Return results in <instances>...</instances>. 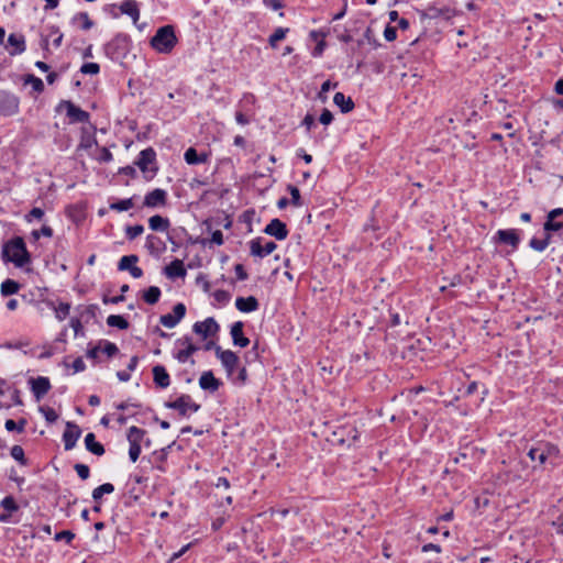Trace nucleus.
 <instances>
[{"instance_id": "obj_1", "label": "nucleus", "mask_w": 563, "mask_h": 563, "mask_svg": "<svg viewBox=\"0 0 563 563\" xmlns=\"http://www.w3.org/2000/svg\"><path fill=\"white\" fill-rule=\"evenodd\" d=\"M527 455L532 462H537L539 466H544L549 463L555 467L561 452L559 446L552 442L538 441L529 448Z\"/></svg>"}, {"instance_id": "obj_2", "label": "nucleus", "mask_w": 563, "mask_h": 563, "mask_svg": "<svg viewBox=\"0 0 563 563\" xmlns=\"http://www.w3.org/2000/svg\"><path fill=\"white\" fill-rule=\"evenodd\" d=\"M2 257L4 261L12 262L16 267H23L31 262L24 240L20 236L13 238L3 245Z\"/></svg>"}, {"instance_id": "obj_3", "label": "nucleus", "mask_w": 563, "mask_h": 563, "mask_svg": "<svg viewBox=\"0 0 563 563\" xmlns=\"http://www.w3.org/2000/svg\"><path fill=\"white\" fill-rule=\"evenodd\" d=\"M177 36L173 25L161 26L151 38V46L158 53L169 54L177 44Z\"/></svg>"}, {"instance_id": "obj_4", "label": "nucleus", "mask_w": 563, "mask_h": 563, "mask_svg": "<svg viewBox=\"0 0 563 563\" xmlns=\"http://www.w3.org/2000/svg\"><path fill=\"white\" fill-rule=\"evenodd\" d=\"M130 36L125 33H118L104 45L106 55L112 60H120L125 57L130 47Z\"/></svg>"}, {"instance_id": "obj_5", "label": "nucleus", "mask_w": 563, "mask_h": 563, "mask_svg": "<svg viewBox=\"0 0 563 563\" xmlns=\"http://www.w3.org/2000/svg\"><path fill=\"white\" fill-rule=\"evenodd\" d=\"M134 164L141 169L142 173H151V177L155 176L158 170L155 150L153 147L142 150L139 153Z\"/></svg>"}, {"instance_id": "obj_6", "label": "nucleus", "mask_w": 563, "mask_h": 563, "mask_svg": "<svg viewBox=\"0 0 563 563\" xmlns=\"http://www.w3.org/2000/svg\"><path fill=\"white\" fill-rule=\"evenodd\" d=\"M165 407L177 410L180 416L186 417L188 411L197 412L201 406L195 402L190 395L183 394L176 400L165 402Z\"/></svg>"}, {"instance_id": "obj_7", "label": "nucleus", "mask_w": 563, "mask_h": 563, "mask_svg": "<svg viewBox=\"0 0 563 563\" xmlns=\"http://www.w3.org/2000/svg\"><path fill=\"white\" fill-rule=\"evenodd\" d=\"M19 98L7 90H0V115L12 117L19 112Z\"/></svg>"}, {"instance_id": "obj_8", "label": "nucleus", "mask_w": 563, "mask_h": 563, "mask_svg": "<svg viewBox=\"0 0 563 563\" xmlns=\"http://www.w3.org/2000/svg\"><path fill=\"white\" fill-rule=\"evenodd\" d=\"M220 327L218 322L212 317H209L203 321H198L192 325V331L202 339L216 335Z\"/></svg>"}, {"instance_id": "obj_9", "label": "nucleus", "mask_w": 563, "mask_h": 563, "mask_svg": "<svg viewBox=\"0 0 563 563\" xmlns=\"http://www.w3.org/2000/svg\"><path fill=\"white\" fill-rule=\"evenodd\" d=\"M249 244L251 255L260 258L266 257L277 249V244L273 241H268L265 245H262V238H255L251 240Z\"/></svg>"}, {"instance_id": "obj_10", "label": "nucleus", "mask_w": 563, "mask_h": 563, "mask_svg": "<svg viewBox=\"0 0 563 563\" xmlns=\"http://www.w3.org/2000/svg\"><path fill=\"white\" fill-rule=\"evenodd\" d=\"M186 314V306L183 302H178L173 308V313H166L161 316L159 322L168 328H175Z\"/></svg>"}, {"instance_id": "obj_11", "label": "nucleus", "mask_w": 563, "mask_h": 563, "mask_svg": "<svg viewBox=\"0 0 563 563\" xmlns=\"http://www.w3.org/2000/svg\"><path fill=\"white\" fill-rule=\"evenodd\" d=\"M59 106L66 109V114L69 118L70 122L86 123L89 121V113L74 104L71 101L64 100L60 102Z\"/></svg>"}, {"instance_id": "obj_12", "label": "nucleus", "mask_w": 563, "mask_h": 563, "mask_svg": "<svg viewBox=\"0 0 563 563\" xmlns=\"http://www.w3.org/2000/svg\"><path fill=\"white\" fill-rule=\"evenodd\" d=\"M216 355L221 361L228 375H232L239 364V356L231 350H222L221 346H217Z\"/></svg>"}, {"instance_id": "obj_13", "label": "nucleus", "mask_w": 563, "mask_h": 563, "mask_svg": "<svg viewBox=\"0 0 563 563\" xmlns=\"http://www.w3.org/2000/svg\"><path fill=\"white\" fill-rule=\"evenodd\" d=\"M81 435V429L75 422H67L66 429L63 433V441L66 451L73 450L76 446L78 439Z\"/></svg>"}, {"instance_id": "obj_14", "label": "nucleus", "mask_w": 563, "mask_h": 563, "mask_svg": "<svg viewBox=\"0 0 563 563\" xmlns=\"http://www.w3.org/2000/svg\"><path fill=\"white\" fill-rule=\"evenodd\" d=\"M167 202V192L164 189L156 188L147 192L144 197L143 205L147 208L164 207Z\"/></svg>"}, {"instance_id": "obj_15", "label": "nucleus", "mask_w": 563, "mask_h": 563, "mask_svg": "<svg viewBox=\"0 0 563 563\" xmlns=\"http://www.w3.org/2000/svg\"><path fill=\"white\" fill-rule=\"evenodd\" d=\"M264 232L279 241L285 240L289 233L286 224L277 218L269 221V223L265 227Z\"/></svg>"}, {"instance_id": "obj_16", "label": "nucleus", "mask_w": 563, "mask_h": 563, "mask_svg": "<svg viewBox=\"0 0 563 563\" xmlns=\"http://www.w3.org/2000/svg\"><path fill=\"white\" fill-rule=\"evenodd\" d=\"M494 240L498 243L510 245L514 250H517L520 243V236L516 229L498 230Z\"/></svg>"}, {"instance_id": "obj_17", "label": "nucleus", "mask_w": 563, "mask_h": 563, "mask_svg": "<svg viewBox=\"0 0 563 563\" xmlns=\"http://www.w3.org/2000/svg\"><path fill=\"white\" fill-rule=\"evenodd\" d=\"M31 390L35 398L40 400L43 396H45L51 389V382L47 377L38 376L37 378H32Z\"/></svg>"}, {"instance_id": "obj_18", "label": "nucleus", "mask_w": 563, "mask_h": 563, "mask_svg": "<svg viewBox=\"0 0 563 563\" xmlns=\"http://www.w3.org/2000/svg\"><path fill=\"white\" fill-rule=\"evenodd\" d=\"M243 327L242 321H236L231 325L230 334L235 346L246 347L250 344V340L243 334Z\"/></svg>"}, {"instance_id": "obj_19", "label": "nucleus", "mask_w": 563, "mask_h": 563, "mask_svg": "<svg viewBox=\"0 0 563 563\" xmlns=\"http://www.w3.org/2000/svg\"><path fill=\"white\" fill-rule=\"evenodd\" d=\"M221 384L222 383L214 377L211 371L203 372L199 378L200 388L210 393L217 391Z\"/></svg>"}, {"instance_id": "obj_20", "label": "nucleus", "mask_w": 563, "mask_h": 563, "mask_svg": "<svg viewBox=\"0 0 563 563\" xmlns=\"http://www.w3.org/2000/svg\"><path fill=\"white\" fill-rule=\"evenodd\" d=\"M235 307L239 311L249 313L256 311L260 307L258 300L254 296L238 297L235 299Z\"/></svg>"}, {"instance_id": "obj_21", "label": "nucleus", "mask_w": 563, "mask_h": 563, "mask_svg": "<svg viewBox=\"0 0 563 563\" xmlns=\"http://www.w3.org/2000/svg\"><path fill=\"white\" fill-rule=\"evenodd\" d=\"M153 379L157 387L164 389L170 385V377L163 365H155L152 369Z\"/></svg>"}, {"instance_id": "obj_22", "label": "nucleus", "mask_w": 563, "mask_h": 563, "mask_svg": "<svg viewBox=\"0 0 563 563\" xmlns=\"http://www.w3.org/2000/svg\"><path fill=\"white\" fill-rule=\"evenodd\" d=\"M164 273L168 278L185 277L186 268L183 261L176 258L164 268Z\"/></svg>"}, {"instance_id": "obj_23", "label": "nucleus", "mask_w": 563, "mask_h": 563, "mask_svg": "<svg viewBox=\"0 0 563 563\" xmlns=\"http://www.w3.org/2000/svg\"><path fill=\"white\" fill-rule=\"evenodd\" d=\"M120 11L122 14L129 15L134 23L140 19V9L135 0H124L120 4Z\"/></svg>"}, {"instance_id": "obj_24", "label": "nucleus", "mask_w": 563, "mask_h": 563, "mask_svg": "<svg viewBox=\"0 0 563 563\" xmlns=\"http://www.w3.org/2000/svg\"><path fill=\"white\" fill-rule=\"evenodd\" d=\"M185 342H188V345L174 355L179 363H186L189 357L199 350V347L191 342L190 336L186 335Z\"/></svg>"}, {"instance_id": "obj_25", "label": "nucleus", "mask_w": 563, "mask_h": 563, "mask_svg": "<svg viewBox=\"0 0 563 563\" xmlns=\"http://www.w3.org/2000/svg\"><path fill=\"white\" fill-rule=\"evenodd\" d=\"M185 162L188 165L202 164L208 161V154L202 152L198 153L196 148L189 147L184 154Z\"/></svg>"}, {"instance_id": "obj_26", "label": "nucleus", "mask_w": 563, "mask_h": 563, "mask_svg": "<svg viewBox=\"0 0 563 563\" xmlns=\"http://www.w3.org/2000/svg\"><path fill=\"white\" fill-rule=\"evenodd\" d=\"M333 102L341 109L342 113H349L354 109V102L351 97H346L343 92H336Z\"/></svg>"}, {"instance_id": "obj_27", "label": "nucleus", "mask_w": 563, "mask_h": 563, "mask_svg": "<svg viewBox=\"0 0 563 563\" xmlns=\"http://www.w3.org/2000/svg\"><path fill=\"white\" fill-rule=\"evenodd\" d=\"M85 445L90 453L97 456H101L106 452L104 446L100 442L96 441V437L91 432L85 437Z\"/></svg>"}, {"instance_id": "obj_28", "label": "nucleus", "mask_w": 563, "mask_h": 563, "mask_svg": "<svg viewBox=\"0 0 563 563\" xmlns=\"http://www.w3.org/2000/svg\"><path fill=\"white\" fill-rule=\"evenodd\" d=\"M8 43H9V45L14 47V49L10 52V55L22 54L26 49L25 38L22 34H20V35L14 34V33L10 34L8 37Z\"/></svg>"}, {"instance_id": "obj_29", "label": "nucleus", "mask_w": 563, "mask_h": 563, "mask_svg": "<svg viewBox=\"0 0 563 563\" xmlns=\"http://www.w3.org/2000/svg\"><path fill=\"white\" fill-rule=\"evenodd\" d=\"M148 227L153 231L164 232L169 229L170 222H169L168 218H164L159 214H155L148 219Z\"/></svg>"}, {"instance_id": "obj_30", "label": "nucleus", "mask_w": 563, "mask_h": 563, "mask_svg": "<svg viewBox=\"0 0 563 563\" xmlns=\"http://www.w3.org/2000/svg\"><path fill=\"white\" fill-rule=\"evenodd\" d=\"M145 247L151 254H158L165 250V244L161 238L148 234L146 236Z\"/></svg>"}, {"instance_id": "obj_31", "label": "nucleus", "mask_w": 563, "mask_h": 563, "mask_svg": "<svg viewBox=\"0 0 563 563\" xmlns=\"http://www.w3.org/2000/svg\"><path fill=\"white\" fill-rule=\"evenodd\" d=\"M145 433H146V431L139 427H135V426L130 427V429L128 431V435H126L129 444H140L141 445V442L143 441Z\"/></svg>"}, {"instance_id": "obj_32", "label": "nucleus", "mask_w": 563, "mask_h": 563, "mask_svg": "<svg viewBox=\"0 0 563 563\" xmlns=\"http://www.w3.org/2000/svg\"><path fill=\"white\" fill-rule=\"evenodd\" d=\"M20 288L21 285L18 282L8 278L4 282H2L0 291L3 297H8L16 294L20 290Z\"/></svg>"}, {"instance_id": "obj_33", "label": "nucleus", "mask_w": 563, "mask_h": 563, "mask_svg": "<svg viewBox=\"0 0 563 563\" xmlns=\"http://www.w3.org/2000/svg\"><path fill=\"white\" fill-rule=\"evenodd\" d=\"M161 289L157 286H151L143 292V300L148 305H155L161 298Z\"/></svg>"}, {"instance_id": "obj_34", "label": "nucleus", "mask_w": 563, "mask_h": 563, "mask_svg": "<svg viewBox=\"0 0 563 563\" xmlns=\"http://www.w3.org/2000/svg\"><path fill=\"white\" fill-rule=\"evenodd\" d=\"M77 22H80V27L85 31L90 30L95 24L87 12H78L71 18V23Z\"/></svg>"}, {"instance_id": "obj_35", "label": "nucleus", "mask_w": 563, "mask_h": 563, "mask_svg": "<svg viewBox=\"0 0 563 563\" xmlns=\"http://www.w3.org/2000/svg\"><path fill=\"white\" fill-rule=\"evenodd\" d=\"M47 303L55 310V317L59 321H63L69 314L70 305L68 302H60L57 307L54 306L53 301H48Z\"/></svg>"}, {"instance_id": "obj_36", "label": "nucleus", "mask_w": 563, "mask_h": 563, "mask_svg": "<svg viewBox=\"0 0 563 563\" xmlns=\"http://www.w3.org/2000/svg\"><path fill=\"white\" fill-rule=\"evenodd\" d=\"M107 324L112 328H118L120 330H126L129 328V322L120 314H110L107 318Z\"/></svg>"}, {"instance_id": "obj_37", "label": "nucleus", "mask_w": 563, "mask_h": 563, "mask_svg": "<svg viewBox=\"0 0 563 563\" xmlns=\"http://www.w3.org/2000/svg\"><path fill=\"white\" fill-rule=\"evenodd\" d=\"M551 235L545 233L543 239L532 238L529 242V246L538 252H543L550 244Z\"/></svg>"}, {"instance_id": "obj_38", "label": "nucleus", "mask_w": 563, "mask_h": 563, "mask_svg": "<svg viewBox=\"0 0 563 563\" xmlns=\"http://www.w3.org/2000/svg\"><path fill=\"white\" fill-rule=\"evenodd\" d=\"M114 492V486L111 483H104L92 490V498L95 501H99L103 495L111 494Z\"/></svg>"}, {"instance_id": "obj_39", "label": "nucleus", "mask_w": 563, "mask_h": 563, "mask_svg": "<svg viewBox=\"0 0 563 563\" xmlns=\"http://www.w3.org/2000/svg\"><path fill=\"white\" fill-rule=\"evenodd\" d=\"M139 262V256L135 254L124 255L118 263L119 271H129L133 265Z\"/></svg>"}, {"instance_id": "obj_40", "label": "nucleus", "mask_w": 563, "mask_h": 563, "mask_svg": "<svg viewBox=\"0 0 563 563\" xmlns=\"http://www.w3.org/2000/svg\"><path fill=\"white\" fill-rule=\"evenodd\" d=\"M109 207L111 210H114L118 212L128 211L134 207L133 198H126V199L118 200L115 202H111Z\"/></svg>"}, {"instance_id": "obj_41", "label": "nucleus", "mask_w": 563, "mask_h": 563, "mask_svg": "<svg viewBox=\"0 0 563 563\" xmlns=\"http://www.w3.org/2000/svg\"><path fill=\"white\" fill-rule=\"evenodd\" d=\"M46 31H47V34H46L47 37H49V36L55 37L53 41V45L56 48L59 47L62 45L63 37H64L63 33H60V31H59V27L55 24H52L46 27Z\"/></svg>"}, {"instance_id": "obj_42", "label": "nucleus", "mask_w": 563, "mask_h": 563, "mask_svg": "<svg viewBox=\"0 0 563 563\" xmlns=\"http://www.w3.org/2000/svg\"><path fill=\"white\" fill-rule=\"evenodd\" d=\"M26 423V419L24 418H21L19 421L8 419L4 423V427L9 432L18 431L21 433L24 431Z\"/></svg>"}, {"instance_id": "obj_43", "label": "nucleus", "mask_w": 563, "mask_h": 563, "mask_svg": "<svg viewBox=\"0 0 563 563\" xmlns=\"http://www.w3.org/2000/svg\"><path fill=\"white\" fill-rule=\"evenodd\" d=\"M99 343L101 346V352L104 353L108 357H113L119 353L117 344L107 340H100Z\"/></svg>"}, {"instance_id": "obj_44", "label": "nucleus", "mask_w": 563, "mask_h": 563, "mask_svg": "<svg viewBox=\"0 0 563 563\" xmlns=\"http://www.w3.org/2000/svg\"><path fill=\"white\" fill-rule=\"evenodd\" d=\"M24 84H30L35 92L41 93L44 91V84L42 79L34 75H26L24 78Z\"/></svg>"}, {"instance_id": "obj_45", "label": "nucleus", "mask_w": 563, "mask_h": 563, "mask_svg": "<svg viewBox=\"0 0 563 563\" xmlns=\"http://www.w3.org/2000/svg\"><path fill=\"white\" fill-rule=\"evenodd\" d=\"M288 32V29L277 27L268 37L269 45L275 48L279 41H283Z\"/></svg>"}, {"instance_id": "obj_46", "label": "nucleus", "mask_w": 563, "mask_h": 563, "mask_svg": "<svg viewBox=\"0 0 563 563\" xmlns=\"http://www.w3.org/2000/svg\"><path fill=\"white\" fill-rule=\"evenodd\" d=\"M10 454L21 465L27 464V460L25 457L24 450L21 445H18V444L13 445L10 450Z\"/></svg>"}, {"instance_id": "obj_47", "label": "nucleus", "mask_w": 563, "mask_h": 563, "mask_svg": "<svg viewBox=\"0 0 563 563\" xmlns=\"http://www.w3.org/2000/svg\"><path fill=\"white\" fill-rule=\"evenodd\" d=\"M124 231L126 239L132 241L144 232V227L142 224L126 225Z\"/></svg>"}, {"instance_id": "obj_48", "label": "nucleus", "mask_w": 563, "mask_h": 563, "mask_svg": "<svg viewBox=\"0 0 563 563\" xmlns=\"http://www.w3.org/2000/svg\"><path fill=\"white\" fill-rule=\"evenodd\" d=\"M287 190L289 191V194L291 196L290 203L294 207H301L303 205V202H302L299 189L294 185H288Z\"/></svg>"}, {"instance_id": "obj_49", "label": "nucleus", "mask_w": 563, "mask_h": 563, "mask_svg": "<svg viewBox=\"0 0 563 563\" xmlns=\"http://www.w3.org/2000/svg\"><path fill=\"white\" fill-rule=\"evenodd\" d=\"M1 507L11 512H14L19 509V506L16 505L14 498L12 496H7L1 500Z\"/></svg>"}, {"instance_id": "obj_50", "label": "nucleus", "mask_w": 563, "mask_h": 563, "mask_svg": "<svg viewBox=\"0 0 563 563\" xmlns=\"http://www.w3.org/2000/svg\"><path fill=\"white\" fill-rule=\"evenodd\" d=\"M40 411L44 415L46 421L49 423H53L58 419L57 412L51 407H41Z\"/></svg>"}, {"instance_id": "obj_51", "label": "nucleus", "mask_w": 563, "mask_h": 563, "mask_svg": "<svg viewBox=\"0 0 563 563\" xmlns=\"http://www.w3.org/2000/svg\"><path fill=\"white\" fill-rule=\"evenodd\" d=\"M80 71L86 75H97L100 71V66L97 63H85Z\"/></svg>"}, {"instance_id": "obj_52", "label": "nucleus", "mask_w": 563, "mask_h": 563, "mask_svg": "<svg viewBox=\"0 0 563 563\" xmlns=\"http://www.w3.org/2000/svg\"><path fill=\"white\" fill-rule=\"evenodd\" d=\"M74 468H75V471H76L77 475H78L82 481H85V479L89 478V476H90V470H89V466H88V465H86V464H81V463H77V464H75Z\"/></svg>"}, {"instance_id": "obj_53", "label": "nucleus", "mask_w": 563, "mask_h": 563, "mask_svg": "<svg viewBox=\"0 0 563 563\" xmlns=\"http://www.w3.org/2000/svg\"><path fill=\"white\" fill-rule=\"evenodd\" d=\"M69 325L73 328L75 336L85 335L82 323L78 318H71Z\"/></svg>"}, {"instance_id": "obj_54", "label": "nucleus", "mask_w": 563, "mask_h": 563, "mask_svg": "<svg viewBox=\"0 0 563 563\" xmlns=\"http://www.w3.org/2000/svg\"><path fill=\"white\" fill-rule=\"evenodd\" d=\"M41 235L43 236H46V238H52L53 236V229L48 225H43L41 228V230H34L32 231V236L34 240H38L41 238Z\"/></svg>"}, {"instance_id": "obj_55", "label": "nucleus", "mask_w": 563, "mask_h": 563, "mask_svg": "<svg viewBox=\"0 0 563 563\" xmlns=\"http://www.w3.org/2000/svg\"><path fill=\"white\" fill-rule=\"evenodd\" d=\"M543 229L544 231H547V233L551 231H560L561 229H563V222L549 220L547 218V221L543 224Z\"/></svg>"}, {"instance_id": "obj_56", "label": "nucleus", "mask_w": 563, "mask_h": 563, "mask_svg": "<svg viewBox=\"0 0 563 563\" xmlns=\"http://www.w3.org/2000/svg\"><path fill=\"white\" fill-rule=\"evenodd\" d=\"M336 86H338V82H331L330 80H325L321 85V89L318 93L319 99H321L322 101H325L327 100L325 92H328L331 88H335Z\"/></svg>"}, {"instance_id": "obj_57", "label": "nucleus", "mask_w": 563, "mask_h": 563, "mask_svg": "<svg viewBox=\"0 0 563 563\" xmlns=\"http://www.w3.org/2000/svg\"><path fill=\"white\" fill-rule=\"evenodd\" d=\"M75 538V533H73L69 530H63L60 532H57L54 537L56 541L65 540L67 543H70Z\"/></svg>"}, {"instance_id": "obj_58", "label": "nucleus", "mask_w": 563, "mask_h": 563, "mask_svg": "<svg viewBox=\"0 0 563 563\" xmlns=\"http://www.w3.org/2000/svg\"><path fill=\"white\" fill-rule=\"evenodd\" d=\"M333 121V114L332 112L324 108L319 117V122L323 125H329L331 124Z\"/></svg>"}, {"instance_id": "obj_59", "label": "nucleus", "mask_w": 563, "mask_h": 563, "mask_svg": "<svg viewBox=\"0 0 563 563\" xmlns=\"http://www.w3.org/2000/svg\"><path fill=\"white\" fill-rule=\"evenodd\" d=\"M113 159L112 153L107 147L100 148V155L97 157L99 163H110Z\"/></svg>"}, {"instance_id": "obj_60", "label": "nucleus", "mask_w": 563, "mask_h": 563, "mask_svg": "<svg viewBox=\"0 0 563 563\" xmlns=\"http://www.w3.org/2000/svg\"><path fill=\"white\" fill-rule=\"evenodd\" d=\"M93 144H97V140L93 135H82L80 140V148H90Z\"/></svg>"}, {"instance_id": "obj_61", "label": "nucleus", "mask_w": 563, "mask_h": 563, "mask_svg": "<svg viewBox=\"0 0 563 563\" xmlns=\"http://www.w3.org/2000/svg\"><path fill=\"white\" fill-rule=\"evenodd\" d=\"M44 217V210L37 207L31 209V211L25 216L26 221H32V219L41 220Z\"/></svg>"}, {"instance_id": "obj_62", "label": "nucleus", "mask_w": 563, "mask_h": 563, "mask_svg": "<svg viewBox=\"0 0 563 563\" xmlns=\"http://www.w3.org/2000/svg\"><path fill=\"white\" fill-rule=\"evenodd\" d=\"M141 454V445L140 444H130L129 448V457L134 463L137 461Z\"/></svg>"}, {"instance_id": "obj_63", "label": "nucleus", "mask_w": 563, "mask_h": 563, "mask_svg": "<svg viewBox=\"0 0 563 563\" xmlns=\"http://www.w3.org/2000/svg\"><path fill=\"white\" fill-rule=\"evenodd\" d=\"M213 297L218 302L225 303L230 299V294L227 290L219 289L214 291Z\"/></svg>"}, {"instance_id": "obj_64", "label": "nucleus", "mask_w": 563, "mask_h": 563, "mask_svg": "<svg viewBox=\"0 0 563 563\" xmlns=\"http://www.w3.org/2000/svg\"><path fill=\"white\" fill-rule=\"evenodd\" d=\"M384 37L388 42H393L397 37V30L393 26H386L384 31Z\"/></svg>"}]
</instances>
